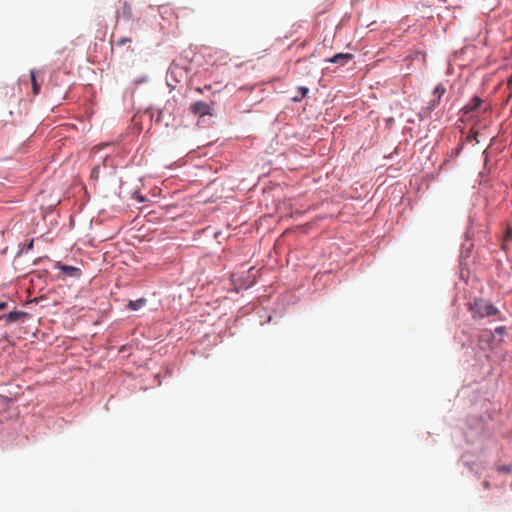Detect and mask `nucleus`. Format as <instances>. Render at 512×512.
Wrapping results in <instances>:
<instances>
[{"mask_svg": "<svg viewBox=\"0 0 512 512\" xmlns=\"http://www.w3.org/2000/svg\"><path fill=\"white\" fill-rule=\"evenodd\" d=\"M469 310L473 319H483L490 316H498V320L504 321L505 317L490 301L479 298L469 304Z\"/></svg>", "mask_w": 512, "mask_h": 512, "instance_id": "1", "label": "nucleus"}, {"mask_svg": "<svg viewBox=\"0 0 512 512\" xmlns=\"http://www.w3.org/2000/svg\"><path fill=\"white\" fill-rule=\"evenodd\" d=\"M190 111L200 117L212 115L213 105L203 101H197L190 106Z\"/></svg>", "mask_w": 512, "mask_h": 512, "instance_id": "2", "label": "nucleus"}, {"mask_svg": "<svg viewBox=\"0 0 512 512\" xmlns=\"http://www.w3.org/2000/svg\"><path fill=\"white\" fill-rule=\"evenodd\" d=\"M29 314L24 311H11L0 317V320H4L7 323H14L17 321H24Z\"/></svg>", "mask_w": 512, "mask_h": 512, "instance_id": "3", "label": "nucleus"}, {"mask_svg": "<svg viewBox=\"0 0 512 512\" xmlns=\"http://www.w3.org/2000/svg\"><path fill=\"white\" fill-rule=\"evenodd\" d=\"M353 59V55L350 53H338L333 57L326 59L327 62L338 64L339 66L346 65L349 61Z\"/></svg>", "mask_w": 512, "mask_h": 512, "instance_id": "4", "label": "nucleus"}, {"mask_svg": "<svg viewBox=\"0 0 512 512\" xmlns=\"http://www.w3.org/2000/svg\"><path fill=\"white\" fill-rule=\"evenodd\" d=\"M446 92V88L444 87L443 84H438L434 91H433V95L437 98L436 100H433L429 103V109L430 110H433L435 109L438 105H439V101L441 99V97L445 94Z\"/></svg>", "mask_w": 512, "mask_h": 512, "instance_id": "5", "label": "nucleus"}, {"mask_svg": "<svg viewBox=\"0 0 512 512\" xmlns=\"http://www.w3.org/2000/svg\"><path fill=\"white\" fill-rule=\"evenodd\" d=\"M482 103V100L481 98H479L478 96H474L471 101L469 103H467L463 108H462V112L464 114H468L470 112H473L475 111L476 109L479 108V106L481 105Z\"/></svg>", "mask_w": 512, "mask_h": 512, "instance_id": "6", "label": "nucleus"}, {"mask_svg": "<svg viewBox=\"0 0 512 512\" xmlns=\"http://www.w3.org/2000/svg\"><path fill=\"white\" fill-rule=\"evenodd\" d=\"M30 78H31L33 95L36 96L40 93L42 81H40V82L38 81L36 72L34 70L30 71Z\"/></svg>", "mask_w": 512, "mask_h": 512, "instance_id": "7", "label": "nucleus"}, {"mask_svg": "<svg viewBox=\"0 0 512 512\" xmlns=\"http://www.w3.org/2000/svg\"><path fill=\"white\" fill-rule=\"evenodd\" d=\"M146 303V300L145 299H138L136 301H129L127 307L130 309V310H137L139 309L140 307H142L143 305H145Z\"/></svg>", "mask_w": 512, "mask_h": 512, "instance_id": "8", "label": "nucleus"}, {"mask_svg": "<svg viewBox=\"0 0 512 512\" xmlns=\"http://www.w3.org/2000/svg\"><path fill=\"white\" fill-rule=\"evenodd\" d=\"M298 91H299V97H293L292 98V101H294V102L301 101L302 98H304L308 94L309 89L307 87H305V86H300L298 88Z\"/></svg>", "mask_w": 512, "mask_h": 512, "instance_id": "9", "label": "nucleus"}, {"mask_svg": "<svg viewBox=\"0 0 512 512\" xmlns=\"http://www.w3.org/2000/svg\"><path fill=\"white\" fill-rule=\"evenodd\" d=\"M61 270L63 272H65L66 274L70 275V276H75L78 274L79 272V269L78 268H75L73 266H68V265H63L61 267Z\"/></svg>", "mask_w": 512, "mask_h": 512, "instance_id": "10", "label": "nucleus"}, {"mask_svg": "<svg viewBox=\"0 0 512 512\" xmlns=\"http://www.w3.org/2000/svg\"><path fill=\"white\" fill-rule=\"evenodd\" d=\"M130 42H131V38H129V37H122V38H120L117 41V45L122 46V45H125V44L130 43Z\"/></svg>", "mask_w": 512, "mask_h": 512, "instance_id": "11", "label": "nucleus"}, {"mask_svg": "<svg viewBox=\"0 0 512 512\" xmlns=\"http://www.w3.org/2000/svg\"><path fill=\"white\" fill-rule=\"evenodd\" d=\"M99 171H100L99 166L94 167V168H93V170L91 171V177H92L93 179L97 180V179H98V177H99Z\"/></svg>", "mask_w": 512, "mask_h": 512, "instance_id": "12", "label": "nucleus"}, {"mask_svg": "<svg viewBox=\"0 0 512 512\" xmlns=\"http://www.w3.org/2000/svg\"><path fill=\"white\" fill-rule=\"evenodd\" d=\"M504 238L506 241L512 240V228L511 227H507Z\"/></svg>", "mask_w": 512, "mask_h": 512, "instance_id": "13", "label": "nucleus"}, {"mask_svg": "<svg viewBox=\"0 0 512 512\" xmlns=\"http://www.w3.org/2000/svg\"><path fill=\"white\" fill-rule=\"evenodd\" d=\"M505 332H506V327L505 326H497L495 328V333H497L499 335H503Z\"/></svg>", "mask_w": 512, "mask_h": 512, "instance_id": "14", "label": "nucleus"}, {"mask_svg": "<svg viewBox=\"0 0 512 512\" xmlns=\"http://www.w3.org/2000/svg\"><path fill=\"white\" fill-rule=\"evenodd\" d=\"M498 471L500 472H505V473H509L511 472V467L510 466H500L498 468Z\"/></svg>", "mask_w": 512, "mask_h": 512, "instance_id": "15", "label": "nucleus"}, {"mask_svg": "<svg viewBox=\"0 0 512 512\" xmlns=\"http://www.w3.org/2000/svg\"><path fill=\"white\" fill-rule=\"evenodd\" d=\"M477 135H478V132H473V133H471V134L468 136V138H469L470 140H472V139H473V140H476V141L478 142V140H477Z\"/></svg>", "mask_w": 512, "mask_h": 512, "instance_id": "16", "label": "nucleus"}, {"mask_svg": "<svg viewBox=\"0 0 512 512\" xmlns=\"http://www.w3.org/2000/svg\"><path fill=\"white\" fill-rule=\"evenodd\" d=\"M8 306V303L7 302H0V310H4L6 309Z\"/></svg>", "mask_w": 512, "mask_h": 512, "instance_id": "17", "label": "nucleus"}, {"mask_svg": "<svg viewBox=\"0 0 512 512\" xmlns=\"http://www.w3.org/2000/svg\"><path fill=\"white\" fill-rule=\"evenodd\" d=\"M507 85L510 90H512V75L508 78Z\"/></svg>", "mask_w": 512, "mask_h": 512, "instance_id": "18", "label": "nucleus"}, {"mask_svg": "<svg viewBox=\"0 0 512 512\" xmlns=\"http://www.w3.org/2000/svg\"><path fill=\"white\" fill-rule=\"evenodd\" d=\"M483 486H484L485 489H489L490 488V483L488 481H485L483 483Z\"/></svg>", "mask_w": 512, "mask_h": 512, "instance_id": "19", "label": "nucleus"}, {"mask_svg": "<svg viewBox=\"0 0 512 512\" xmlns=\"http://www.w3.org/2000/svg\"><path fill=\"white\" fill-rule=\"evenodd\" d=\"M195 90H196L198 93H203V89H202L201 87H197Z\"/></svg>", "mask_w": 512, "mask_h": 512, "instance_id": "20", "label": "nucleus"}, {"mask_svg": "<svg viewBox=\"0 0 512 512\" xmlns=\"http://www.w3.org/2000/svg\"><path fill=\"white\" fill-rule=\"evenodd\" d=\"M204 88L209 90L211 89V85H206Z\"/></svg>", "mask_w": 512, "mask_h": 512, "instance_id": "21", "label": "nucleus"}, {"mask_svg": "<svg viewBox=\"0 0 512 512\" xmlns=\"http://www.w3.org/2000/svg\"><path fill=\"white\" fill-rule=\"evenodd\" d=\"M303 61L304 60L300 59V60L297 61V63L299 64V63H302Z\"/></svg>", "mask_w": 512, "mask_h": 512, "instance_id": "22", "label": "nucleus"}]
</instances>
